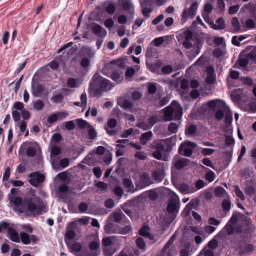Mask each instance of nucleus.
Masks as SVG:
<instances>
[{
    "label": "nucleus",
    "instance_id": "nucleus-1",
    "mask_svg": "<svg viewBox=\"0 0 256 256\" xmlns=\"http://www.w3.org/2000/svg\"><path fill=\"white\" fill-rule=\"evenodd\" d=\"M12 202L16 206L22 204L21 212H29L34 215H41L46 212L47 206L40 196H35L34 200L30 197H26L24 200L20 197L14 198Z\"/></svg>",
    "mask_w": 256,
    "mask_h": 256
},
{
    "label": "nucleus",
    "instance_id": "nucleus-2",
    "mask_svg": "<svg viewBox=\"0 0 256 256\" xmlns=\"http://www.w3.org/2000/svg\"><path fill=\"white\" fill-rule=\"evenodd\" d=\"M113 87L110 80L96 73L90 81L89 91L94 96L99 97L104 92L110 90Z\"/></svg>",
    "mask_w": 256,
    "mask_h": 256
},
{
    "label": "nucleus",
    "instance_id": "nucleus-3",
    "mask_svg": "<svg viewBox=\"0 0 256 256\" xmlns=\"http://www.w3.org/2000/svg\"><path fill=\"white\" fill-rule=\"evenodd\" d=\"M182 110L178 103L174 102L170 105L164 110V118L165 121L179 120L181 118Z\"/></svg>",
    "mask_w": 256,
    "mask_h": 256
},
{
    "label": "nucleus",
    "instance_id": "nucleus-4",
    "mask_svg": "<svg viewBox=\"0 0 256 256\" xmlns=\"http://www.w3.org/2000/svg\"><path fill=\"white\" fill-rule=\"evenodd\" d=\"M170 141L168 138L158 139L154 140L150 144V148L155 150L152 154L155 158L158 160H166V158L162 157V152L164 150L165 146L168 144Z\"/></svg>",
    "mask_w": 256,
    "mask_h": 256
},
{
    "label": "nucleus",
    "instance_id": "nucleus-5",
    "mask_svg": "<svg viewBox=\"0 0 256 256\" xmlns=\"http://www.w3.org/2000/svg\"><path fill=\"white\" fill-rule=\"evenodd\" d=\"M184 46L187 49L186 55L190 60L194 58L199 53L202 46V42L198 38H195L194 42L190 43L182 42Z\"/></svg>",
    "mask_w": 256,
    "mask_h": 256
},
{
    "label": "nucleus",
    "instance_id": "nucleus-6",
    "mask_svg": "<svg viewBox=\"0 0 256 256\" xmlns=\"http://www.w3.org/2000/svg\"><path fill=\"white\" fill-rule=\"evenodd\" d=\"M118 163V166L115 171L120 176L124 178L128 174V160L125 158H119Z\"/></svg>",
    "mask_w": 256,
    "mask_h": 256
},
{
    "label": "nucleus",
    "instance_id": "nucleus-7",
    "mask_svg": "<svg viewBox=\"0 0 256 256\" xmlns=\"http://www.w3.org/2000/svg\"><path fill=\"white\" fill-rule=\"evenodd\" d=\"M28 177L30 178L28 180L29 183L36 188L42 182L45 178L44 176L38 171L30 174Z\"/></svg>",
    "mask_w": 256,
    "mask_h": 256
},
{
    "label": "nucleus",
    "instance_id": "nucleus-8",
    "mask_svg": "<svg viewBox=\"0 0 256 256\" xmlns=\"http://www.w3.org/2000/svg\"><path fill=\"white\" fill-rule=\"evenodd\" d=\"M179 198L175 193L172 194V198L170 200L167 210L170 213H174L177 212L179 204Z\"/></svg>",
    "mask_w": 256,
    "mask_h": 256
},
{
    "label": "nucleus",
    "instance_id": "nucleus-9",
    "mask_svg": "<svg viewBox=\"0 0 256 256\" xmlns=\"http://www.w3.org/2000/svg\"><path fill=\"white\" fill-rule=\"evenodd\" d=\"M198 4L197 2H194L188 8L184 10L182 14V19L186 21L188 17L193 18L196 14L198 8Z\"/></svg>",
    "mask_w": 256,
    "mask_h": 256
},
{
    "label": "nucleus",
    "instance_id": "nucleus-10",
    "mask_svg": "<svg viewBox=\"0 0 256 256\" xmlns=\"http://www.w3.org/2000/svg\"><path fill=\"white\" fill-rule=\"evenodd\" d=\"M45 90L44 86L38 83V82H34L32 84V93L34 96L39 97L41 96V94L44 92Z\"/></svg>",
    "mask_w": 256,
    "mask_h": 256
},
{
    "label": "nucleus",
    "instance_id": "nucleus-11",
    "mask_svg": "<svg viewBox=\"0 0 256 256\" xmlns=\"http://www.w3.org/2000/svg\"><path fill=\"white\" fill-rule=\"evenodd\" d=\"M91 30L92 34L102 38L106 37L107 34L106 30L96 23H94L92 26Z\"/></svg>",
    "mask_w": 256,
    "mask_h": 256
},
{
    "label": "nucleus",
    "instance_id": "nucleus-12",
    "mask_svg": "<svg viewBox=\"0 0 256 256\" xmlns=\"http://www.w3.org/2000/svg\"><path fill=\"white\" fill-rule=\"evenodd\" d=\"M199 204V200L198 199H192L186 206L183 210L182 215L184 217L187 216L190 212L192 208L197 207Z\"/></svg>",
    "mask_w": 256,
    "mask_h": 256
},
{
    "label": "nucleus",
    "instance_id": "nucleus-13",
    "mask_svg": "<svg viewBox=\"0 0 256 256\" xmlns=\"http://www.w3.org/2000/svg\"><path fill=\"white\" fill-rule=\"evenodd\" d=\"M190 160L186 158H176L174 159V165L178 170H180L187 166L189 164Z\"/></svg>",
    "mask_w": 256,
    "mask_h": 256
},
{
    "label": "nucleus",
    "instance_id": "nucleus-14",
    "mask_svg": "<svg viewBox=\"0 0 256 256\" xmlns=\"http://www.w3.org/2000/svg\"><path fill=\"white\" fill-rule=\"evenodd\" d=\"M128 63L127 56H124L117 60H114L110 62V64L118 66L120 68H124Z\"/></svg>",
    "mask_w": 256,
    "mask_h": 256
},
{
    "label": "nucleus",
    "instance_id": "nucleus-15",
    "mask_svg": "<svg viewBox=\"0 0 256 256\" xmlns=\"http://www.w3.org/2000/svg\"><path fill=\"white\" fill-rule=\"evenodd\" d=\"M67 246L72 253L74 254L76 256H82V255L76 254V253L82 250V246L80 244L75 242L72 244H67Z\"/></svg>",
    "mask_w": 256,
    "mask_h": 256
},
{
    "label": "nucleus",
    "instance_id": "nucleus-16",
    "mask_svg": "<svg viewBox=\"0 0 256 256\" xmlns=\"http://www.w3.org/2000/svg\"><path fill=\"white\" fill-rule=\"evenodd\" d=\"M8 235L10 239L12 241L16 242H20V236L16 230L14 228H9L8 229Z\"/></svg>",
    "mask_w": 256,
    "mask_h": 256
},
{
    "label": "nucleus",
    "instance_id": "nucleus-17",
    "mask_svg": "<svg viewBox=\"0 0 256 256\" xmlns=\"http://www.w3.org/2000/svg\"><path fill=\"white\" fill-rule=\"evenodd\" d=\"M178 152L180 154L186 156H190L192 153V150L190 148L186 146V144H182L179 148Z\"/></svg>",
    "mask_w": 256,
    "mask_h": 256
},
{
    "label": "nucleus",
    "instance_id": "nucleus-18",
    "mask_svg": "<svg viewBox=\"0 0 256 256\" xmlns=\"http://www.w3.org/2000/svg\"><path fill=\"white\" fill-rule=\"evenodd\" d=\"M178 190L184 194L192 193L196 191V190L192 186H190L186 184H182L178 188Z\"/></svg>",
    "mask_w": 256,
    "mask_h": 256
},
{
    "label": "nucleus",
    "instance_id": "nucleus-19",
    "mask_svg": "<svg viewBox=\"0 0 256 256\" xmlns=\"http://www.w3.org/2000/svg\"><path fill=\"white\" fill-rule=\"evenodd\" d=\"M140 235L146 236L150 240L154 238L152 235L150 234V228L148 226H144L139 230Z\"/></svg>",
    "mask_w": 256,
    "mask_h": 256
},
{
    "label": "nucleus",
    "instance_id": "nucleus-20",
    "mask_svg": "<svg viewBox=\"0 0 256 256\" xmlns=\"http://www.w3.org/2000/svg\"><path fill=\"white\" fill-rule=\"evenodd\" d=\"M117 143H118L120 144H118L117 145V146L120 147L116 152V156H122L124 154V147L122 144H126L128 142V140H117Z\"/></svg>",
    "mask_w": 256,
    "mask_h": 256
},
{
    "label": "nucleus",
    "instance_id": "nucleus-21",
    "mask_svg": "<svg viewBox=\"0 0 256 256\" xmlns=\"http://www.w3.org/2000/svg\"><path fill=\"white\" fill-rule=\"evenodd\" d=\"M152 136L153 134L151 131L143 134L140 138L141 144L144 145L146 144L152 138Z\"/></svg>",
    "mask_w": 256,
    "mask_h": 256
},
{
    "label": "nucleus",
    "instance_id": "nucleus-22",
    "mask_svg": "<svg viewBox=\"0 0 256 256\" xmlns=\"http://www.w3.org/2000/svg\"><path fill=\"white\" fill-rule=\"evenodd\" d=\"M183 36L184 37V40L182 42L190 43L194 42V40L192 39L193 33L190 30H185L183 32Z\"/></svg>",
    "mask_w": 256,
    "mask_h": 256
},
{
    "label": "nucleus",
    "instance_id": "nucleus-23",
    "mask_svg": "<svg viewBox=\"0 0 256 256\" xmlns=\"http://www.w3.org/2000/svg\"><path fill=\"white\" fill-rule=\"evenodd\" d=\"M212 28L214 30H222L225 28L224 20L222 18L218 19L216 24H212Z\"/></svg>",
    "mask_w": 256,
    "mask_h": 256
},
{
    "label": "nucleus",
    "instance_id": "nucleus-24",
    "mask_svg": "<svg viewBox=\"0 0 256 256\" xmlns=\"http://www.w3.org/2000/svg\"><path fill=\"white\" fill-rule=\"evenodd\" d=\"M117 104L122 108L125 110L128 108V98L124 96H122L118 98Z\"/></svg>",
    "mask_w": 256,
    "mask_h": 256
},
{
    "label": "nucleus",
    "instance_id": "nucleus-25",
    "mask_svg": "<svg viewBox=\"0 0 256 256\" xmlns=\"http://www.w3.org/2000/svg\"><path fill=\"white\" fill-rule=\"evenodd\" d=\"M231 24L234 32H238L241 29V24L236 17H234L231 20Z\"/></svg>",
    "mask_w": 256,
    "mask_h": 256
},
{
    "label": "nucleus",
    "instance_id": "nucleus-26",
    "mask_svg": "<svg viewBox=\"0 0 256 256\" xmlns=\"http://www.w3.org/2000/svg\"><path fill=\"white\" fill-rule=\"evenodd\" d=\"M20 241L24 244H28L30 243V236L25 232H21L20 234Z\"/></svg>",
    "mask_w": 256,
    "mask_h": 256
},
{
    "label": "nucleus",
    "instance_id": "nucleus-27",
    "mask_svg": "<svg viewBox=\"0 0 256 256\" xmlns=\"http://www.w3.org/2000/svg\"><path fill=\"white\" fill-rule=\"evenodd\" d=\"M88 133L89 138L90 140H94L97 136V132L96 131L94 128L91 124H88Z\"/></svg>",
    "mask_w": 256,
    "mask_h": 256
},
{
    "label": "nucleus",
    "instance_id": "nucleus-28",
    "mask_svg": "<svg viewBox=\"0 0 256 256\" xmlns=\"http://www.w3.org/2000/svg\"><path fill=\"white\" fill-rule=\"evenodd\" d=\"M249 58L247 57V54L246 56H240L238 60L236 63V64H238L242 67L246 66L248 62Z\"/></svg>",
    "mask_w": 256,
    "mask_h": 256
},
{
    "label": "nucleus",
    "instance_id": "nucleus-29",
    "mask_svg": "<svg viewBox=\"0 0 256 256\" xmlns=\"http://www.w3.org/2000/svg\"><path fill=\"white\" fill-rule=\"evenodd\" d=\"M123 214L120 212H114L110 216L115 222H118L122 219Z\"/></svg>",
    "mask_w": 256,
    "mask_h": 256
},
{
    "label": "nucleus",
    "instance_id": "nucleus-30",
    "mask_svg": "<svg viewBox=\"0 0 256 256\" xmlns=\"http://www.w3.org/2000/svg\"><path fill=\"white\" fill-rule=\"evenodd\" d=\"M104 231L106 234L116 233L117 232L114 228V224L110 222H108L104 226Z\"/></svg>",
    "mask_w": 256,
    "mask_h": 256
},
{
    "label": "nucleus",
    "instance_id": "nucleus-31",
    "mask_svg": "<svg viewBox=\"0 0 256 256\" xmlns=\"http://www.w3.org/2000/svg\"><path fill=\"white\" fill-rule=\"evenodd\" d=\"M214 194L217 197H224L226 194V192L223 188L218 186L214 190Z\"/></svg>",
    "mask_w": 256,
    "mask_h": 256
},
{
    "label": "nucleus",
    "instance_id": "nucleus-32",
    "mask_svg": "<svg viewBox=\"0 0 256 256\" xmlns=\"http://www.w3.org/2000/svg\"><path fill=\"white\" fill-rule=\"evenodd\" d=\"M44 106V104L41 100L33 102L34 108L37 110H42Z\"/></svg>",
    "mask_w": 256,
    "mask_h": 256
},
{
    "label": "nucleus",
    "instance_id": "nucleus-33",
    "mask_svg": "<svg viewBox=\"0 0 256 256\" xmlns=\"http://www.w3.org/2000/svg\"><path fill=\"white\" fill-rule=\"evenodd\" d=\"M157 90V84L154 82H150L148 84V91L150 94H154Z\"/></svg>",
    "mask_w": 256,
    "mask_h": 256
},
{
    "label": "nucleus",
    "instance_id": "nucleus-34",
    "mask_svg": "<svg viewBox=\"0 0 256 256\" xmlns=\"http://www.w3.org/2000/svg\"><path fill=\"white\" fill-rule=\"evenodd\" d=\"M245 26L248 29H254L256 28V22L252 18H248L246 20Z\"/></svg>",
    "mask_w": 256,
    "mask_h": 256
},
{
    "label": "nucleus",
    "instance_id": "nucleus-35",
    "mask_svg": "<svg viewBox=\"0 0 256 256\" xmlns=\"http://www.w3.org/2000/svg\"><path fill=\"white\" fill-rule=\"evenodd\" d=\"M64 100V96L61 94H58L56 95L53 96L51 98L50 100L52 102L56 104L61 103Z\"/></svg>",
    "mask_w": 256,
    "mask_h": 256
},
{
    "label": "nucleus",
    "instance_id": "nucleus-36",
    "mask_svg": "<svg viewBox=\"0 0 256 256\" xmlns=\"http://www.w3.org/2000/svg\"><path fill=\"white\" fill-rule=\"evenodd\" d=\"M246 38L244 36H234L232 40V42L234 45L239 46H240V42L245 40Z\"/></svg>",
    "mask_w": 256,
    "mask_h": 256
},
{
    "label": "nucleus",
    "instance_id": "nucleus-37",
    "mask_svg": "<svg viewBox=\"0 0 256 256\" xmlns=\"http://www.w3.org/2000/svg\"><path fill=\"white\" fill-rule=\"evenodd\" d=\"M114 236H108L104 238L102 240V244L104 246H108L113 244Z\"/></svg>",
    "mask_w": 256,
    "mask_h": 256
},
{
    "label": "nucleus",
    "instance_id": "nucleus-38",
    "mask_svg": "<svg viewBox=\"0 0 256 256\" xmlns=\"http://www.w3.org/2000/svg\"><path fill=\"white\" fill-rule=\"evenodd\" d=\"M178 124L175 122H170L168 126V132L172 134L178 132Z\"/></svg>",
    "mask_w": 256,
    "mask_h": 256
},
{
    "label": "nucleus",
    "instance_id": "nucleus-39",
    "mask_svg": "<svg viewBox=\"0 0 256 256\" xmlns=\"http://www.w3.org/2000/svg\"><path fill=\"white\" fill-rule=\"evenodd\" d=\"M140 180L144 186H148L150 184V178L148 174H142L140 178Z\"/></svg>",
    "mask_w": 256,
    "mask_h": 256
},
{
    "label": "nucleus",
    "instance_id": "nucleus-40",
    "mask_svg": "<svg viewBox=\"0 0 256 256\" xmlns=\"http://www.w3.org/2000/svg\"><path fill=\"white\" fill-rule=\"evenodd\" d=\"M78 80L75 78H68L67 81V84L69 88H74L77 87L78 86Z\"/></svg>",
    "mask_w": 256,
    "mask_h": 256
},
{
    "label": "nucleus",
    "instance_id": "nucleus-41",
    "mask_svg": "<svg viewBox=\"0 0 256 256\" xmlns=\"http://www.w3.org/2000/svg\"><path fill=\"white\" fill-rule=\"evenodd\" d=\"M77 125L80 128L83 129L86 128H88V124H90L87 121L82 119H78L76 120Z\"/></svg>",
    "mask_w": 256,
    "mask_h": 256
},
{
    "label": "nucleus",
    "instance_id": "nucleus-42",
    "mask_svg": "<svg viewBox=\"0 0 256 256\" xmlns=\"http://www.w3.org/2000/svg\"><path fill=\"white\" fill-rule=\"evenodd\" d=\"M231 202L228 200H224L222 202V208L224 211L228 212L230 209Z\"/></svg>",
    "mask_w": 256,
    "mask_h": 256
},
{
    "label": "nucleus",
    "instance_id": "nucleus-43",
    "mask_svg": "<svg viewBox=\"0 0 256 256\" xmlns=\"http://www.w3.org/2000/svg\"><path fill=\"white\" fill-rule=\"evenodd\" d=\"M90 58H84L82 59L80 62V66L83 68H88L90 62Z\"/></svg>",
    "mask_w": 256,
    "mask_h": 256
},
{
    "label": "nucleus",
    "instance_id": "nucleus-44",
    "mask_svg": "<svg viewBox=\"0 0 256 256\" xmlns=\"http://www.w3.org/2000/svg\"><path fill=\"white\" fill-rule=\"evenodd\" d=\"M196 130V128L194 125L190 126L186 130V135L192 136L194 134Z\"/></svg>",
    "mask_w": 256,
    "mask_h": 256
},
{
    "label": "nucleus",
    "instance_id": "nucleus-45",
    "mask_svg": "<svg viewBox=\"0 0 256 256\" xmlns=\"http://www.w3.org/2000/svg\"><path fill=\"white\" fill-rule=\"evenodd\" d=\"M214 252L209 249L206 248H204L199 254L198 256H214Z\"/></svg>",
    "mask_w": 256,
    "mask_h": 256
},
{
    "label": "nucleus",
    "instance_id": "nucleus-46",
    "mask_svg": "<svg viewBox=\"0 0 256 256\" xmlns=\"http://www.w3.org/2000/svg\"><path fill=\"white\" fill-rule=\"evenodd\" d=\"M36 154V150L35 148L28 147L26 150V154L30 157H34Z\"/></svg>",
    "mask_w": 256,
    "mask_h": 256
},
{
    "label": "nucleus",
    "instance_id": "nucleus-47",
    "mask_svg": "<svg viewBox=\"0 0 256 256\" xmlns=\"http://www.w3.org/2000/svg\"><path fill=\"white\" fill-rule=\"evenodd\" d=\"M137 246L140 249L144 250L146 248V243L144 240L142 238H138L136 240Z\"/></svg>",
    "mask_w": 256,
    "mask_h": 256
},
{
    "label": "nucleus",
    "instance_id": "nucleus-48",
    "mask_svg": "<svg viewBox=\"0 0 256 256\" xmlns=\"http://www.w3.org/2000/svg\"><path fill=\"white\" fill-rule=\"evenodd\" d=\"M110 78L112 80L117 82H120L122 80L120 74L116 71L112 72Z\"/></svg>",
    "mask_w": 256,
    "mask_h": 256
},
{
    "label": "nucleus",
    "instance_id": "nucleus-49",
    "mask_svg": "<svg viewBox=\"0 0 256 256\" xmlns=\"http://www.w3.org/2000/svg\"><path fill=\"white\" fill-rule=\"evenodd\" d=\"M215 176V174L213 172L210 170L206 174L205 178L208 182H211L214 180Z\"/></svg>",
    "mask_w": 256,
    "mask_h": 256
},
{
    "label": "nucleus",
    "instance_id": "nucleus-50",
    "mask_svg": "<svg viewBox=\"0 0 256 256\" xmlns=\"http://www.w3.org/2000/svg\"><path fill=\"white\" fill-rule=\"evenodd\" d=\"M224 229L226 230L227 234L228 235L232 234L234 232V226L231 224H229V222L226 225Z\"/></svg>",
    "mask_w": 256,
    "mask_h": 256
},
{
    "label": "nucleus",
    "instance_id": "nucleus-51",
    "mask_svg": "<svg viewBox=\"0 0 256 256\" xmlns=\"http://www.w3.org/2000/svg\"><path fill=\"white\" fill-rule=\"evenodd\" d=\"M162 256H174V250L170 248H165V246L162 250Z\"/></svg>",
    "mask_w": 256,
    "mask_h": 256
},
{
    "label": "nucleus",
    "instance_id": "nucleus-52",
    "mask_svg": "<svg viewBox=\"0 0 256 256\" xmlns=\"http://www.w3.org/2000/svg\"><path fill=\"white\" fill-rule=\"evenodd\" d=\"M225 138V144L226 146H230L233 145L234 144V140L232 136H224Z\"/></svg>",
    "mask_w": 256,
    "mask_h": 256
},
{
    "label": "nucleus",
    "instance_id": "nucleus-53",
    "mask_svg": "<svg viewBox=\"0 0 256 256\" xmlns=\"http://www.w3.org/2000/svg\"><path fill=\"white\" fill-rule=\"evenodd\" d=\"M234 190L236 194V196L238 197L241 200H244V196L242 193V192L240 190L239 187L237 186H234Z\"/></svg>",
    "mask_w": 256,
    "mask_h": 256
},
{
    "label": "nucleus",
    "instance_id": "nucleus-54",
    "mask_svg": "<svg viewBox=\"0 0 256 256\" xmlns=\"http://www.w3.org/2000/svg\"><path fill=\"white\" fill-rule=\"evenodd\" d=\"M189 83L185 79L182 80L180 82V88L184 90L186 92L188 90Z\"/></svg>",
    "mask_w": 256,
    "mask_h": 256
},
{
    "label": "nucleus",
    "instance_id": "nucleus-55",
    "mask_svg": "<svg viewBox=\"0 0 256 256\" xmlns=\"http://www.w3.org/2000/svg\"><path fill=\"white\" fill-rule=\"evenodd\" d=\"M247 57L250 60L256 61V47H254L251 52L247 54Z\"/></svg>",
    "mask_w": 256,
    "mask_h": 256
},
{
    "label": "nucleus",
    "instance_id": "nucleus-56",
    "mask_svg": "<svg viewBox=\"0 0 256 256\" xmlns=\"http://www.w3.org/2000/svg\"><path fill=\"white\" fill-rule=\"evenodd\" d=\"M76 236V232L73 230H68L66 232L65 234V238H68L70 240L74 239Z\"/></svg>",
    "mask_w": 256,
    "mask_h": 256
},
{
    "label": "nucleus",
    "instance_id": "nucleus-57",
    "mask_svg": "<svg viewBox=\"0 0 256 256\" xmlns=\"http://www.w3.org/2000/svg\"><path fill=\"white\" fill-rule=\"evenodd\" d=\"M80 98L82 103V106L84 108H86L87 105L86 94L84 92L82 93L80 96Z\"/></svg>",
    "mask_w": 256,
    "mask_h": 256
},
{
    "label": "nucleus",
    "instance_id": "nucleus-58",
    "mask_svg": "<svg viewBox=\"0 0 256 256\" xmlns=\"http://www.w3.org/2000/svg\"><path fill=\"white\" fill-rule=\"evenodd\" d=\"M116 10V8L114 4H108L106 6V12L110 14H114Z\"/></svg>",
    "mask_w": 256,
    "mask_h": 256
},
{
    "label": "nucleus",
    "instance_id": "nucleus-59",
    "mask_svg": "<svg viewBox=\"0 0 256 256\" xmlns=\"http://www.w3.org/2000/svg\"><path fill=\"white\" fill-rule=\"evenodd\" d=\"M218 245V242L216 239H212L208 244V246L212 250L216 249Z\"/></svg>",
    "mask_w": 256,
    "mask_h": 256
},
{
    "label": "nucleus",
    "instance_id": "nucleus-60",
    "mask_svg": "<svg viewBox=\"0 0 256 256\" xmlns=\"http://www.w3.org/2000/svg\"><path fill=\"white\" fill-rule=\"evenodd\" d=\"M104 206L108 208H112L114 206V200L112 198H108L104 202Z\"/></svg>",
    "mask_w": 256,
    "mask_h": 256
},
{
    "label": "nucleus",
    "instance_id": "nucleus-61",
    "mask_svg": "<svg viewBox=\"0 0 256 256\" xmlns=\"http://www.w3.org/2000/svg\"><path fill=\"white\" fill-rule=\"evenodd\" d=\"M156 50L152 48L149 47L148 48L146 52V56L149 58L153 57L156 54Z\"/></svg>",
    "mask_w": 256,
    "mask_h": 256
},
{
    "label": "nucleus",
    "instance_id": "nucleus-62",
    "mask_svg": "<svg viewBox=\"0 0 256 256\" xmlns=\"http://www.w3.org/2000/svg\"><path fill=\"white\" fill-rule=\"evenodd\" d=\"M117 124V121L116 119L111 118L107 122L108 128H112L116 127Z\"/></svg>",
    "mask_w": 256,
    "mask_h": 256
},
{
    "label": "nucleus",
    "instance_id": "nucleus-63",
    "mask_svg": "<svg viewBox=\"0 0 256 256\" xmlns=\"http://www.w3.org/2000/svg\"><path fill=\"white\" fill-rule=\"evenodd\" d=\"M216 82V76L214 75H207L206 82L208 84H212Z\"/></svg>",
    "mask_w": 256,
    "mask_h": 256
},
{
    "label": "nucleus",
    "instance_id": "nucleus-64",
    "mask_svg": "<svg viewBox=\"0 0 256 256\" xmlns=\"http://www.w3.org/2000/svg\"><path fill=\"white\" fill-rule=\"evenodd\" d=\"M88 208V205L86 202H82L78 205V210L80 212H85Z\"/></svg>",
    "mask_w": 256,
    "mask_h": 256
}]
</instances>
